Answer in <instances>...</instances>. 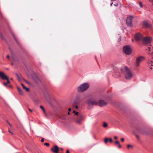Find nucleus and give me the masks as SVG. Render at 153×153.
I'll use <instances>...</instances> for the list:
<instances>
[{
	"label": "nucleus",
	"mask_w": 153,
	"mask_h": 153,
	"mask_svg": "<svg viewBox=\"0 0 153 153\" xmlns=\"http://www.w3.org/2000/svg\"><path fill=\"white\" fill-rule=\"evenodd\" d=\"M8 132L10 133L11 134H13L11 131H10V129L9 128H8Z\"/></svg>",
	"instance_id": "72a5a7b5"
},
{
	"label": "nucleus",
	"mask_w": 153,
	"mask_h": 153,
	"mask_svg": "<svg viewBox=\"0 0 153 153\" xmlns=\"http://www.w3.org/2000/svg\"><path fill=\"white\" fill-rule=\"evenodd\" d=\"M86 103L89 106L97 105L98 103L96 99L94 97L88 98Z\"/></svg>",
	"instance_id": "f03ea898"
},
{
	"label": "nucleus",
	"mask_w": 153,
	"mask_h": 153,
	"mask_svg": "<svg viewBox=\"0 0 153 153\" xmlns=\"http://www.w3.org/2000/svg\"><path fill=\"white\" fill-rule=\"evenodd\" d=\"M0 17H2V14L0 12Z\"/></svg>",
	"instance_id": "37998d69"
},
{
	"label": "nucleus",
	"mask_w": 153,
	"mask_h": 153,
	"mask_svg": "<svg viewBox=\"0 0 153 153\" xmlns=\"http://www.w3.org/2000/svg\"><path fill=\"white\" fill-rule=\"evenodd\" d=\"M115 143L116 144H119L120 143H119V142L118 141H116L115 142Z\"/></svg>",
	"instance_id": "a878e982"
},
{
	"label": "nucleus",
	"mask_w": 153,
	"mask_h": 153,
	"mask_svg": "<svg viewBox=\"0 0 153 153\" xmlns=\"http://www.w3.org/2000/svg\"><path fill=\"white\" fill-rule=\"evenodd\" d=\"M10 126V127H11L12 126V125L10 124V123H9V124Z\"/></svg>",
	"instance_id": "8fccbe9b"
},
{
	"label": "nucleus",
	"mask_w": 153,
	"mask_h": 153,
	"mask_svg": "<svg viewBox=\"0 0 153 153\" xmlns=\"http://www.w3.org/2000/svg\"><path fill=\"white\" fill-rule=\"evenodd\" d=\"M16 75L18 77V74H16Z\"/></svg>",
	"instance_id": "4d7b16f0"
},
{
	"label": "nucleus",
	"mask_w": 153,
	"mask_h": 153,
	"mask_svg": "<svg viewBox=\"0 0 153 153\" xmlns=\"http://www.w3.org/2000/svg\"><path fill=\"white\" fill-rule=\"evenodd\" d=\"M3 84H4V85H5V86H7V82H4Z\"/></svg>",
	"instance_id": "2f4dec72"
},
{
	"label": "nucleus",
	"mask_w": 153,
	"mask_h": 153,
	"mask_svg": "<svg viewBox=\"0 0 153 153\" xmlns=\"http://www.w3.org/2000/svg\"><path fill=\"white\" fill-rule=\"evenodd\" d=\"M97 105H99L100 107H102L105 105L107 104V103L104 100H99V102H98Z\"/></svg>",
	"instance_id": "ddd939ff"
},
{
	"label": "nucleus",
	"mask_w": 153,
	"mask_h": 153,
	"mask_svg": "<svg viewBox=\"0 0 153 153\" xmlns=\"http://www.w3.org/2000/svg\"><path fill=\"white\" fill-rule=\"evenodd\" d=\"M6 122L8 124H9V123H10L7 120H6Z\"/></svg>",
	"instance_id": "09e8293b"
},
{
	"label": "nucleus",
	"mask_w": 153,
	"mask_h": 153,
	"mask_svg": "<svg viewBox=\"0 0 153 153\" xmlns=\"http://www.w3.org/2000/svg\"><path fill=\"white\" fill-rule=\"evenodd\" d=\"M144 59V57L143 56H139L137 58L135 65L136 67H138L140 66V63H141Z\"/></svg>",
	"instance_id": "39448f33"
},
{
	"label": "nucleus",
	"mask_w": 153,
	"mask_h": 153,
	"mask_svg": "<svg viewBox=\"0 0 153 153\" xmlns=\"http://www.w3.org/2000/svg\"><path fill=\"white\" fill-rule=\"evenodd\" d=\"M32 77L33 80L37 84H40L41 83V81L39 78L38 77L37 74L35 73H33L32 75Z\"/></svg>",
	"instance_id": "423d86ee"
},
{
	"label": "nucleus",
	"mask_w": 153,
	"mask_h": 153,
	"mask_svg": "<svg viewBox=\"0 0 153 153\" xmlns=\"http://www.w3.org/2000/svg\"><path fill=\"white\" fill-rule=\"evenodd\" d=\"M40 108L41 109H42V110L43 109H44V107H43V106H42V105H40Z\"/></svg>",
	"instance_id": "473e14b6"
},
{
	"label": "nucleus",
	"mask_w": 153,
	"mask_h": 153,
	"mask_svg": "<svg viewBox=\"0 0 153 153\" xmlns=\"http://www.w3.org/2000/svg\"><path fill=\"white\" fill-rule=\"evenodd\" d=\"M152 1H153V0H152Z\"/></svg>",
	"instance_id": "bf43d9fd"
},
{
	"label": "nucleus",
	"mask_w": 153,
	"mask_h": 153,
	"mask_svg": "<svg viewBox=\"0 0 153 153\" xmlns=\"http://www.w3.org/2000/svg\"><path fill=\"white\" fill-rule=\"evenodd\" d=\"M153 49V47H152V48H151L150 47H149L148 48V50L149 51H151Z\"/></svg>",
	"instance_id": "bb28decb"
},
{
	"label": "nucleus",
	"mask_w": 153,
	"mask_h": 153,
	"mask_svg": "<svg viewBox=\"0 0 153 153\" xmlns=\"http://www.w3.org/2000/svg\"><path fill=\"white\" fill-rule=\"evenodd\" d=\"M108 141L110 142V143H112V139L111 138H110L109 139H108Z\"/></svg>",
	"instance_id": "cd10ccee"
},
{
	"label": "nucleus",
	"mask_w": 153,
	"mask_h": 153,
	"mask_svg": "<svg viewBox=\"0 0 153 153\" xmlns=\"http://www.w3.org/2000/svg\"><path fill=\"white\" fill-rule=\"evenodd\" d=\"M21 85L22 86L23 88L24 89H25L26 91H29V89L28 88L26 87L22 83Z\"/></svg>",
	"instance_id": "6ab92c4d"
},
{
	"label": "nucleus",
	"mask_w": 153,
	"mask_h": 153,
	"mask_svg": "<svg viewBox=\"0 0 153 153\" xmlns=\"http://www.w3.org/2000/svg\"><path fill=\"white\" fill-rule=\"evenodd\" d=\"M11 80H12V78H11Z\"/></svg>",
	"instance_id": "13d9d810"
},
{
	"label": "nucleus",
	"mask_w": 153,
	"mask_h": 153,
	"mask_svg": "<svg viewBox=\"0 0 153 153\" xmlns=\"http://www.w3.org/2000/svg\"><path fill=\"white\" fill-rule=\"evenodd\" d=\"M151 38L150 37H146L143 38L142 41L144 44H148L151 43Z\"/></svg>",
	"instance_id": "1a4fd4ad"
},
{
	"label": "nucleus",
	"mask_w": 153,
	"mask_h": 153,
	"mask_svg": "<svg viewBox=\"0 0 153 153\" xmlns=\"http://www.w3.org/2000/svg\"><path fill=\"white\" fill-rule=\"evenodd\" d=\"M44 141V139L43 138H42L41 140V142H43Z\"/></svg>",
	"instance_id": "e433bc0d"
},
{
	"label": "nucleus",
	"mask_w": 153,
	"mask_h": 153,
	"mask_svg": "<svg viewBox=\"0 0 153 153\" xmlns=\"http://www.w3.org/2000/svg\"><path fill=\"white\" fill-rule=\"evenodd\" d=\"M60 149L62 150H63V149L62 148H60Z\"/></svg>",
	"instance_id": "3c124183"
},
{
	"label": "nucleus",
	"mask_w": 153,
	"mask_h": 153,
	"mask_svg": "<svg viewBox=\"0 0 153 153\" xmlns=\"http://www.w3.org/2000/svg\"><path fill=\"white\" fill-rule=\"evenodd\" d=\"M11 34H12V35L13 36L14 39L15 40V41H16V43H17V44L19 45L20 44H19V42L18 41V40H17V39L16 38V37L13 34V33H11Z\"/></svg>",
	"instance_id": "a211bd4d"
},
{
	"label": "nucleus",
	"mask_w": 153,
	"mask_h": 153,
	"mask_svg": "<svg viewBox=\"0 0 153 153\" xmlns=\"http://www.w3.org/2000/svg\"><path fill=\"white\" fill-rule=\"evenodd\" d=\"M121 40L120 38H119L118 39V41L119 42Z\"/></svg>",
	"instance_id": "de8ad7c7"
},
{
	"label": "nucleus",
	"mask_w": 153,
	"mask_h": 153,
	"mask_svg": "<svg viewBox=\"0 0 153 153\" xmlns=\"http://www.w3.org/2000/svg\"><path fill=\"white\" fill-rule=\"evenodd\" d=\"M44 145H45L47 146H48L49 145V144L48 143H44Z\"/></svg>",
	"instance_id": "c85d7f7f"
},
{
	"label": "nucleus",
	"mask_w": 153,
	"mask_h": 153,
	"mask_svg": "<svg viewBox=\"0 0 153 153\" xmlns=\"http://www.w3.org/2000/svg\"><path fill=\"white\" fill-rule=\"evenodd\" d=\"M114 5L116 6H117L118 5V3H116L114 4Z\"/></svg>",
	"instance_id": "58836bf2"
},
{
	"label": "nucleus",
	"mask_w": 153,
	"mask_h": 153,
	"mask_svg": "<svg viewBox=\"0 0 153 153\" xmlns=\"http://www.w3.org/2000/svg\"><path fill=\"white\" fill-rule=\"evenodd\" d=\"M83 116L81 114H79V115L78 117L76 119V122L79 124L81 123V121L83 119Z\"/></svg>",
	"instance_id": "9d476101"
},
{
	"label": "nucleus",
	"mask_w": 153,
	"mask_h": 153,
	"mask_svg": "<svg viewBox=\"0 0 153 153\" xmlns=\"http://www.w3.org/2000/svg\"><path fill=\"white\" fill-rule=\"evenodd\" d=\"M133 17L130 16L128 17L126 19V23L128 26H132L133 25L132 22V19Z\"/></svg>",
	"instance_id": "6e6552de"
},
{
	"label": "nucleus",
	"mask_w": 153,
	"mask_h": 153,
	"mask_svg": "<svg viewBox=\"0 0 153 153\" xmlns=\"http://www.w3.org/2000/svg\"><path fill=\"white\" fill-rule=\"evenodd\" d=\"M114 138L115 139H117V136H114Z\"/></svg>",
	"instance_id": "79ce46f5"
},
{
	"label": "nucleus",
	"mask_w": 153,
	"mask_h": 153,
	"mask_svg": "<svg viewBox=\"0 0 153 153\" xmlns=\"http://www.w3.org/2000/svg\"><path fill=\"white\" fill-rule=\"evenodd\" d=\"M0 77L2 79H6L7 80V84L10 83L8 77L3 72H0Z\"/></svg>",
	"instance_id": "0eeeda50"
},
{
	"label": "nucleus",
	"mask_w": 153,
	"mask_h": 153,
	"mask_svg": "<svg viewBox=\"0 0 153 153\" xmlns=\"http://www.w3.org/2000/svg\"><path fill=\"white\" fill-rule=\"evenodd\" d=\"M139 132L143 134H148V131L146 130L141 129L138 130Z\"/></svg>",
	"instance_id": "2eb2a0df"
},
{
	"label": "nucleus",
	"mask_w": 153,
	"mask_h": 153,
	"mask_svg": "<svg viewBox=\"0 0 153 153\" xmlns=\"http://www.w3.org/2000/svg\"><path fill=\"white\" fill-rule=\"evenodd\" d=\"M68 115H69L70 114V112H69V111L68 112Z\"/></svg>",
	"instance_id": "864d4df0"
},
{
	"label": "nucleus",
	"mask_w": 153,
	"mask_h": 153,
	"mask_svg": "<svg viewBox=\"0 0 153 153\" xmlns=\"http://www.w3.org/2000/svg\"><path fill=\"white\" fill-rule=\"evenodd\" d=\"M79 105H78L77 104H76V103H74V102L73 104V106H75L76 108V109L78 108V106Z\"/></svg>",
	"instance_id": "5701e85b"
},
{
	"label": "nucleus",
	"mask_w": 153,
	"mask_h": 153,
	"mask_svg": "<svg viewBox=\"0 0 153 153\" xmlns=\"http://www.w3.org/2000/svg\"><path fill=\"white\" fill-rule=\"evenodd\" d=\"M127 148L128 149H129V148H133V146H132L131 145H130V144L127 145Z\"/></svg>",
	"instance_id": "4be33fe9"
},
{
	"label": "nucleus",
	"mask_w": 153,
	"mask_h": 153,
	"mask_svg": "<svg viewBox=\"0 0 153 153\" xmlns=\"http://www.w3.org/2000/svg\"><path fill=\"white\" fill-rule=\"evenodd\" d=\"M143 38V35L139 33H137L135 36V39L137 41L142 40Z\"/></svg>",
	"instance_id": "9b49d317"
},
{
	"label": "nucleus",
	"mask_w": 153,
	"mask_h": 153,
	"mask_svg": "<svg viewBox=\"0 0 153 153\" xmlns=\"http://www.w3.org/2000/svg\"><path fill=\"white\" fill-rule=\"evenodd\" d=\"M51 150L54 153H58L59 148L57 146L55 145L53 148L51 149Z\"/></svg>",
	"instance_id": "4468645a"
},
{
	"label": "nucleus",
	"mask_w": 153,
	"mask_h": 153,
	"mask_svg": "<svg viewBox=\"0 0 153 153\" xmlns=\"http://www.w3.org/2000/svg\"><path fill=\"white\" fill-rule=\"evenodd\" d=\"M135 136H136V137L138 138V139H139V137L138 136L137 134H135Z\"/></svg>",
	"instance_id": "4c0bfd02"
},
{
	"label": "nucleus",
	"mask_w": 153,
	"mask_h": 153,
	"mask_svg": "<svg viewBox=\"0 0 153 153\" xmlns=\"http://www.w3.org/2000/svg\"><path fill=\"white\" fill-rule=\"evenodd\" d=\"M124 52L127 55H130L132 53V50L130 46L127 45L124 46L123 48Z\"/></svg>",
	"instance_id": "20e7f679"
},
{
	"label": "nucleus",
	"mask_w": 153,
	"mask_h": 153,
	"mask_svg": "<svg viewBox=\"0 0 153 153\" xmlns=\"http://www.w3.org/2000/svg\"><path fill=\"white\" fill-rule=\"evenodd\" d=\"M24 81L26 82L27 83V82L26 81L25 79H24Z\"/></svg>",
	"instance_id": "5fc2aeb1"
},
{
	"label": "nucleus",
	"mask_w": 153,
	"mask_h": 153,
	"mask_svg": "<svg viewBox=\"0 0 153 153\" xmlns=\"http://www.w3.org/2000/svg\"><path fill=\"white\" fill-rule=\"evenodd\" d=\"M66 153H70L69 150H67Z\"/></svg>",
	"instance_id": "a19ab883"
},
{
	"label": "nucleus",
	"mask_w": 153,
	"mask_h": 153,
	"mask_svg": "<svg viewBox=\"0 0 153 153\" xmlns=\"http://www.w3.org/2000/svg\"><path fill=\"white\" fill-rule=\"evenodd\" d=\"M108 141V139L107 138H105L104 139V143H107Z\"/></svg>",
	"instance_id": "b1692460"
},
{
	"label": "nucleus",
	"mask_w": 153,
	"mask_h": 153,
	"mask_svg": "<svg viewBox=\"0 0 153 153\" xmlns=\"http://www.w3.org/2000/svg\"><path fill=\"white\" fill-rule=\"evenodd\" d=\"M0 37L1 39L2 40L4 39V36L3 34L1 33H0Z\"/></svg>",
	"instance_id": "aec40b11"
},
{
	"label": "nucleus",
	"mask_w": 153,
	"mask_h": 153,
	"mask_svg": "<svg viewBox=\"0 0 153 153\" xmlns=\"http://www.w3.org/2000/svg\"><path fill=\"white\" fill-rule=\"evenodd\" d=\"M71 110V108H68V111H69H69H70Z\"/></svg>",
	"instance_id": "c03bdc74"
},
{
	"label": "nucleus",
	"mask_w": 153,
	"mask_h": 153,
	"mask_svg": "<svg viewBox=\"0 0 153 153\" xmlns=\"http://www.w3.org/2000/svg\"><path fill=\"white\" fill-rule=\"evenodd\" d=\"M73 113H74L75 114L79 116V114H78V112L76 111H74Z\"/></svg>",
	"instance_id": "393cba45"
},
{
	"label": "nucleus",
	"mask_w": 153,
	"mask_h": 153,
	"mask_svg": "<svg viewBox=\"0 0 153 153\" xmlns=\"http://www.w3.org/2000/svg\"><path fill=\"white\" fill-rule=\"evenodd\" d=\"M121 140L123 142L124 141V139L123 138H121Z\"/></svg>",
	"instance_id": "ea45409f"
},
{
	"label": "nucleus",
	"mask_w": 153,
	"mask_h": 153,
	"mask_svg": "<svg viewBox=\"0 0 153 153\" xmlns=\"http://www.w3.org/2000/svg\"><path fill=\"white\" fill-rule=\"evenodd\" d=\"M17 89L19 93L21 95H23L24 93L21 89L19 87H17Z\"/></svg>",
	"instance_id": "f3484780"
},
{
	"label": "nucleus",
	"mask_w": 153,
	"mask_h": 153,
	"mask_svg": "<svg viewBox=\"0 0 153 153\" xmlns=\"http://www.w3.org/2000/svg\"><path fill=\"white\" fill-rule=\"evenodd\" d=\"M108 125L105 122H104L103 123V126L104 128H106L107 127Z\"/></svg>",
	"instance_id": "412c9836"
},
{
	"label": "nucleus",
	"mask_w": 153,
	"mask_h": 153,
	"mask_svg": "<svg viewBox=\"0 0 153 153\" xmlns=\"http://www.w3.org/2000/svg\"><path fill=\"white\" fill-rule=\"evenodd\" d=\"M113 3H112L111 4V5H110V6H111L112 5V4H113Z\"/></svg>",
	"instance_id": "603ef678"
},
{
	"label": "nucleus",
	"mask_w": 153,
	"mask_h": 153,
	"mask_svg": "<svg viewBox=\"0 0 153 153\" xmlns=\"http://www.w3.org/2000/svg\"><path fill=\"white\" fill-rule=\"evenodd\" d=\"M118 147L119 148H120L121 147V145L120 144V143L119 144H118Z\"/></svg>",
	"instance_id": "f704fd0d"
},
{
	"label": "nucleus",
	"mask_w": 153,
	"mask_h": 153,
	"mask_svg": "<svg viewBox=\"0 0 153 153\" xmlns=\"http://www.w3.org/2000/svg\"><path fill=\"white\" fill-rule=\"evenodd\" d=\"M143 26L144 27H149L151 26V25L148 22L145 21L143 23Z\"/></svg>",
	"instance_id": "dca6fc26"
},
{
	"label": "nucleus",
	"mask_w": 153,
	"mask_h": 153,
	"mask_svg": "<svg viewBox=\"0 0 153 153\" xmlns=\"http://www.w3.org/2000/svg\"><path fill=\"white\" fill-rule=\"evenodd\" d=\"M139 4L140 7H143V5L142 3L141 2H140Z\"/></svg>",
	"instance_id": "c756f323"
},
{
	"label": "nucleus",
	"mask_w": 153,
	"mask_h": 153,
	"mask_svg": "<svg viewBox=\"0 0 153 153\" xmlns=\"http://www.w3.org/2000/svg\"><path fill=\"white\" fill-rule=\"evenodd\" d=\"M89 85L88 83H84L79 85L77 90L78 92H82L87 89Z\"/></svg>",
	"instance_id": "7ed1b4c3"
},
{
	"label": "nucleus",
	"mask_w": 153,
	"mask_h": 153,
	"mask_svg": "<svg viewBox=\"0 0 153 153\" xmlns=\"http://www.w3.org/2000/svg\"><path fill=\"white\" fill-rule=\"evenodd\" d=\"M9 87H11V85H10V86H9Z\"/></svg>",
	"instance_id": "6e6d98bb"
},
{
	"label": "nucleus",
	"mask_w": 153,
	"mask_h": 153,
	"mask_svg": "<svg viewBox=\"0 0 153 153\" xmlns=\"http://www.w3.org/2000/svg\"><path fill=\"white\" fill-rule=\"evenodd\" d=\"M121 71L123 72H125V76L126 79H130L132 77V74L131 71L126 67L124 68L121 69Z\"/></svg>",
	"instance_id": "f257e3e1"
},
{
	"label": "nucleus",
	"mask_w": 153,
	"mask_h": 153,
	"mask_svg": "<svg viewBox=\"0 0 153 153\" xmlns=\"http://www.w3.org/2000/svg\"><path fill=\"white\" fill-rule=\"evenodd\" d=\"M42 111H43L44 113H45V110L44 108L42 110Z\"/></svg>",
	"instance_id": "a18cd8bd"
},
{
	"label": "nucleus",
	"mask_w": 153,
	"mask_h": 153,
	"mask_svg": "<svg viewBox=\"0 0 153 153\" xmlns=\"http://www.w3.org/2000/svg\"><path fill=\"white\" fill-rule=\"evenodd\" d=\"M81 100V99L80 96L77 95L76 97L74 102V103H76V104L79 105Z\"/></svg>",
	"instance_id": "f8f14e48"
},
{
	"label": "nucleus",
	"mask_w": 153,
	"mask_h": 153,
	"mask_svg": "<svg viewBox=\"0 0 153 153\" xmlns=\"http://www.w3.org/2000/svg\"><path fill=\"white\" fill-rule=\"evenodd\" d=\"M7 57L8 58V59H9L10 58V56H9V55H8L7 56Z\"/></svg>",
	"instance_id": "49530a36"
},
{
	"label": "nucleus",
	"mask_w": 153,
	"mask_h": 153,
	"mask_svg": "<svg viewBox=\"0 0 153 153\" xmlns=\"http://www.w3.org/2000/svg\"><path fill=\"white\" fill-rule=\"evenodd\" d=\"M60 118L61 119H62L64 120L65 119V117L64 116H63L62 117H60Z\"/></svg>",
	"instance_id": "7c9ffc66"
},
{
	"label": "nucleus",
	"mask_w": 153,
	"mask_h": 153,
	"mask_svg": "<svg viewBox=\"0 0 153 153\" xmlns=\"http://www.w3.org/2000/svg\"><path fill=\"white\" fill-rule=\"evenodd\" d=\"M28 110L30 111L31 112H32V110L29 108H28Z\"/></svg>",
	"instance_id": "c9c22d12"
}]
</instances>
